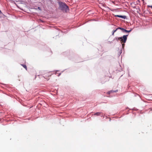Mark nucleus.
I'll list each match as a JSON object with an SVG mask.
<instances>
[{
    "instance_id": "obj_9",
    "label": "nucleus",
    "mask_w": 152,
    "mask_h": 152,
    "mask_svg": "<svg viewBox=\"0 0 152 152\" xmlns=\"http://www.w3.org/2000/svg\"><path fill=\"white\" fill-rule=\"evenodd\" d=\"M121 44H122V48H124V46H125L124 43H121Z\"/></svg>"
},
{
    "instance_id": "obj_2",
    "label": "nucleus",
    "mask_w": 152,
    "mask_h": 152,
    "mask_svg": "<svg viewBox=\"0 0 152 152\" xmlns=\"http://www.w3.org/2000/svg\"><path fill=\"white\" fill-rule=\"evenodd\" d=\"M128 34L126 35H124L123 37H119L115 38L116 39L117 41H120L121 43H125L127 39V37L128 36Z\"/></svg>"
},
{
    "instance_id": "obj_10",
    "label": "nucleus",
    "mask_w": 152,
    "mask_h": 152,
    "mask_svg": "<svg viewBox=\"0 0 152 152\" xmlns=\"http://www.w3.org/2000/svg\"><path fill=\"white\" fill-rule=\"evenodd\" d=\"M123 28H121V27H118V28H117V30L118 29H121V31H122V29H123Z\"/></svg>"
},
{
    "instance_id": "obj_3",
    "label": "nucleus",
    "mask_w": 152,
    "mask_h": 152,
    "mask_svg": "<svg viewBox=\"0 0 152 152\" xmlns=\"http://www.w3.org/2000/svg\"><path fill=\"white\" fill-rule=\"evenodd\" d=\"M51 75L50 74V72H47L45 74V76H44V78L46 79L47 80H48L49 79V78H47L51 76Z\"/></svg>"
},
{
    "instance_id": "obj_8",
    "label": "nucleus",
    "mask_w": 152,
    "mask_h": 152,
    "mask_svg": "<svg viewBox=\"0 0 152 152\" xmlns=\"http://www.w3.org/2000/svg\"><path fill=\"white\" fill-rule=\"evenodd\" d=\"M22 65L24 67L26 70H27V67L26 65L23 64Z\"/></svg>"
},
{
    "instance_id": "obj_12",
    "label": "nucleus",
    "mask_w": 152,
    "mask_h": 152,
    "mask_svg": "<svg viewBox=\"0 0 152 152\" xmlns=\"http://www.w3.org/2000/svg\"><path fill=\"white\" fill-rule=\"evenodd\" d=\"M150 7L152 9V6H150Z\"/></svg>"
},
{
    "instance_id": "obj_5",
    "label": "nucleus",
    "mask_w": 152,
    "mask_h": 152,
    "mask_svg": "<svg viewBox=\"0 0 152 152\" xmlns=\"http://www.w3.org/2000/svg\"><path fill=\"white\" fill-rule=\"evenodd\" d=\"M115 16H117V17L121 18H123L124 19H125L126 18V16H121V15H115Z\"/></svg>"
},
{
    "instance_id": "obj_11",
    "label": "nucleus",
    "mask_w": 152,
    "mask_h": 152,
    "mask_svg": "<svg viewBox=\"0 0 152 152\" xmlns=\"http://www.w3.org/2000/svg\"><path fill=\"white\" fill-rule=\"evenodd\" d=\"M2 14V13L1 11L0 10V15H1Z\"/></svg>"
},
{
    "instance_id": "obj_1",
    "label": "nucleus",
    "mask_w": 152,
    "mask_h": 152,
    "mask_svg": "<svg viewBox=\"0 0 152 152\" xmlns=\"http://www.w3.org/2000/svg\"><path fill=\"white\" fill-rule=\"evenodd\" d=\"M59 7L60 10L66 12L69 10L68 7L64 3L60 2L59 3Z\"/></svg>"
},
{
    "instance_id": "obj_7",
    "label": "nucleus",
    "mask_w": 152,
    "mask_h": 152,
    "mask_svg": "<svg viewBox=\"0 0 152 152\" xmlns=\"http://www.w3.org/2000/svg\"><path fill=\"white\" fill-rule=\"evenodd\" d=\"M117 28H116L115 30H113V33H112V35H114V33H115V32L117 31Z\"/></svg>"
},
{
    "instance_id": "obj_6",
    "label": "nucleus",
    "mask_w": 152,
    "mask_h": 152,
    "mask_svg": "<svg viewBox=\"0 0 152 152\" xmlns=\"http://www.w3.org/2000/svg\"><path fill=\"white\" fill-rule=\"evenodd\" d=\"M102 114V112H97V113H95L94 114V115H96L97 116H99V115H101Z\"/></svg>"
},
{
    "instance_id": "obj_4",
    "label": "nucleus",
    "mask_w": 152,
    "mask_h": 152,
    "mask_svg": "<svg viewBox=\"0 0 152 152\" xmlns=\"http://www.w3.org/2000/svg\"><path fill=\"white\" fill-rule=\"evenodd\" d=\"M131 31L132 29H131L129 31H128L126 30L123 28L122 31L124 33H129V32H130Z\"/></svg>"
}]
</instances>
